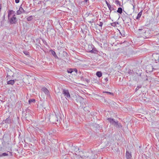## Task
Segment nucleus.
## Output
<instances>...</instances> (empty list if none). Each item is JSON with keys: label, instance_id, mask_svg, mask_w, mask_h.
<instances>
[{"label": "nucleus", "instance_id": "44", "mask_svg": "<svg viewBox=\"0 0 159 159\" xmlns=\"http://www.w3.org/2000/svg\"><path fill=\"white\" fill-rule=\"evenodd\" d=\"M158 62H159V56H158Z\"/></svg>", "mask_w": 159, "mask_h": 159}, {"label": "nucleus", "instance_id": "26", "mask_svg": "<svg viewBox=\"0 0 159 159\" xmlns=\"http://www.w3.org/2000/svg\"><path fill=\"white\" fill-rule=\"evenodd\" d=\"M35 102V100L34 99H32L29 100V103L30 104L32 102L34 103Z\"/></svg>", "mask_w": 159, "mask_h": 159}, {"label": "nucleus", "instance_id": "29", "mask_svg": "<svg viewBox=\"0 0 159 159\" xmlns=\"http://www.w3.org/2000/svg\"><path fill=\"white\" fill-rule=\"evenodd\" d=\"M103 93H106L108 94H109V95H113V93H111V92H109L104 91L103 92Z\"/></svg>", "mask_w": 159, "mask_h": 159}, {"label": "nucleus", "instance_id": "48", "mask_svg": "<svg viewBox=\"0 0 159 159\" xmlns=\"http://www.w3.org/2000/svg\"><path fill=\"white\" fill-rule=\"evenodd\" d=\"M50 134H50L49 135H50Z\"/></svg>", "mask_w": 159, "mask_h": 159}, {"label": "nucleus", "instance_id": "19", "mask_svg": "<svg viewBox=\"0 0 159 159\" xmlns=\"http://www.w3.org/2000/svg\"><path fill=\"white\" fill-rule=\"evenodd\" d=\"M15 83V81L14 80H11L7 82V84H11L13 85Z\"/></svg>", "mask_w": 159, "mask_h": 159}, {"label": "nucleus", "instance_id": "40", "mask_svg": "<svg viewBox=\"0 0 159 159\" xmlns=\"http://www.w3.org/2000/svg\"><path fill=\"white\" fill-rule=\"evenodd\" d=\"M106 4H107V6L108 7V5H110L108 3V2L107 1H106Z\"/></svg>", "mask_w": 159, "mask_h": 159}, {"label": "nucleus", "instance_id": "4", "mask_svg": "<svg viewBox=\"0 0 159 159\" xmlns=\"http://www.w3.org/2000/svg\"><path fill=\"white\" fill-rule=\"evenodd\" d=\"M125 14H123L122 17V20L125 24H127L128 26H129V23L131 22V19L130 18V15L125 12Z\"/></svg>", "mask_w": 159, "mask_h": 159}, {"label": "nucleus", "instance_id": "38", "mask_svg": "<svg viewBox=\"0 0 159 159\" xmlns=\"http://www.w3.org/2000/svg\"><path fill=\"white\" fill-rule=\"evenodd\" d=\"M74 69V71H75L76 73H77V70L76 68L73 69Z\"/></svg>", "mask_w": 159, "mask_h": 159}, {"label": "nucleus", "instance_id": "14", "mask_svg": "<svg viewBox=\"0 0 159 159\" xmlns=\"http://www.w3.org/2000/svg\"><path fill=\"white\" fill-rule=\"evenodd\" d=\"M42 90L47 95H48L49 94V91L46 88L43 87L42 88Z\"/></svg>", "mask_w": 159, "mask_h": 159}, {"label": "nucleus", "instance_id": "24", "mask_svg": "<svg viewBox=\"0 0 159 159\" xmlns=\"http://www.w3.org/2000/svg\"><path fill=\"white\" fill-rule=\"evenodd\" d=\"M117 12L120 14H121L122 12V9L121 7L118 8Z\"/></svg>", "mask_w": 159, "mask_h": 159}, {"label": "nucleus", "instance_id": "13", "mask_svg": "<svg viewBox=\"0 0 159 159\" xmlns=\"http://www.w3.org/2000/svg\"><path fill=\"white\" fill-rule=\"evenodd\" d=\"M89 52L91 53H96L98 52V51L96 50V48H93L92 50H89Z\"/></svg>", "mask_w": 159, "mask_h": 159}, {"label": "nucleus", "instance_id": "30", "mask_svg": "<svg viewBox=\"0 0 159 159\" xmlns=\"http://www.w3.org/2000/svg\"><path fill=\"white\" fill-rule=\"evenodd\" d=\"M74 71L73 69H70L67 70V72L68 73H71Z\"/></svg>", "mask_w": 159, "mask_h": 159}, {"label": "nucleus", "instance_id": "47", "mask_svg": "<svg viewBox=\"0 0 159 159\" xmlns=\"http://www.w3.org/2000/svg\"><path fill=\"white\" fill-rule=\"evenodd\" d=\"M50 134H50L49 135H50Z\"/></svg>", "mask_w": 159, "mask_h": 159}, {"label": "nucleus", "instance_id": "33", "mask_svg": "<svg viewBox=\"0 0 159 159\" xmlns=\"http://www.w3.org/2000/svg\"><path fill=\"white\" fill-rule=\"evenodd\" d=\"M142 86L141 85H139L135 89V91H137V90H138L139 88H141Z\"/></svg>", "mask_w": 159, "mask_h": 159}, {"label": "nucleus", "instance_id": "8", "mask_svg": "<svg viewBox=\"0 0 159 159\" xmlns=\"http://www.w3.org/2000/svg\"><path fill=\"white\" fill-rule=\"evenodd\" d=\"M71 152L76 153V152H77V151L79 150V148L78 147H75V146H72L71 148Z\"/></svg>", "mask_w": 159, "mask_h": 159}, {"label": "nucleus", "instance_id": "31", "mask_svg": "<svg viewBox=\"0 0 159 159\" xmlns=\"http://www.w3.org/2000/svg\"><path fill=\"white\" fill-rule=\"evenodd\" d=\"M144 77L146 78H143V79L144 81H145L148 80V79L147 78L148 77L147 76V75H144Z\"/></svg>", "mask_w": 159, "mask_h": 159}, {"label": "nucleus", "instance_id": "37", "mask_svg": "<svg viewBox=\"0 0 159 159\" xmlns=\"http://www.w3.org/2000/svg\"><path fill=\"white\" fill-rule=\"evenodd\" d=\"M84 81H85L88 83L90 82L89 80L87 79H85L84 80Z\"/></svg>", "mask_w": 159, "mask_h": 159}, {"label": "nucleus", "instance_id": "50", "mask_svg": "<svg viewBox=\"0 0 159 159\" xmlns=\"http://www.w3.org/2000/svg\"><path fill=\"white\" fill-rule=\"evenodd\" d=\"M9 76V75H8L7 76H7Z\"/></svg>", "mask_w": 159, "mask_h": 159}, {"label": "nucleus", "instance_id": "35", "mask_svg": "<svg viewBox=\"0 0 159 159\" xmlns=\"http://www.w3.org/2000/svg\"><path fill=\"white\" fill-rule=\"evenodd\" d=\"M63 54L64 56H67L68 55L67 53L65 51L63 52Z\"/></svg>", "mask_w": 159, "mask_h": 159}, {"label": "nucleus", "instance_id": "28", "mask_svg": "<svg viewBox=\"0 0 159 159\" xmlns=\"http://www.w3.org/2000/svg\"><path fill=\"white\" fill-rule=\"evenodd\" d=\"M108 7L109 10H110V12H111V11L112 10H114V8L113 7H112L111 5H108Z\"/></svg>", "mask_w": 159, "mask_h": 159}, {"label": "nucleus", "instance_id": "22", "mask_svg": "<svg viewBox=\"0 0 159 159\" xmlns=\"http://www.w3.org/2000/svg\"><path fill=\"white\" fill-rule=\"evenodd\" d=\"M96 75L98 77H100L102 76V74L101 71H98L97 72Z\"/></svg>", "mask_w": 159, "mask_h": 159}, {"label": "nucleus", "instance_id": "6", "mask_svg": "<svg viewBox=\"0 0 159 159\" xmlns=\"http://www.w3.org/2000/svg\"><path fill=\"white\" fill-rule=\"evenodd\" d=\"M62 94L66 99L70 98V95L68 90L63 89L62 91Z\"/></svg>", "mask_w": 159, "mask_h": 159}, {"label": "nucleus", "instance_id": "32", "mask_svg": "<svg viewBox=\"0 0 159 159\" xmlns=\"http://www.w3.org/2000/svg\"><path fill=\"white\" fill-rule=\"evenodd\" d=\"M115 3H116L117 4V5H119L120 6H121V5H120V2H119L118 1V0H116L115 1Z\"/></svg>", "mask_w": 159, "mask_h": 159}, {"label": "nucleus", "instance_id": "45", "mask_svg": "<svg viewBox=\"0 0 159 159\" xmlns=\"http://www.w3.org/2000/svg\"><path fill=\"white\" fill-rule=\"evenodd\" d=\"M5 138H5V139H7L6 137H5V138H4H4H3V139H5Z\"/></svg>", "mask_w": 159, "mask_h": 159}, {"label": "nucleus", "instance_id": "5", "mask_svg": "<svg viewBox=\"0 0 159 159\" xmlns=\"http://www.w3.org/2000/svg\"><path fill=\"white\" fill-rule=\"evenodd\" d=\"M51 122L53 123H56V122L58 121V118L56 115H52L50 116L49 119Z\"/></svg>", "mask_w": 159, "mask_h": 159}, {"label": "nucleus", "instance_id": "39", "mask_svg": "<svg viewBox=\"0 0 159 159\" xmlns=\"http://www.w3.org/2000/svg\"><path fill=\"white\" fill-rule=\"evenodd\" d=\"M15 2L16 3H18L20 2V0H15Z\"/></svg>", "mask_w": 159, "mask_h": 159}, {"label": "nucleus", "instance_id": "18", "mask_svg": "<svg viewBox=\"0 0 159 159\" xmlns=\"http://www.w3.org/2000/svg\"><path fill=\"white\" fill-rule=\"evenodd\" d=\"M101 20V19H100L99 20V21H97V24L101 27L102 26L103 23L102 22L100 21V20Z\"/></svg>", "mask_w": 159, "mask_h": 159}, {"label": "nucleus", "instance_id": "36", "mask_svg": "<svg viewBox=\"0 0 159 159\" xmlns=\"http://www.w3.org/2000/svg\"><path fill=\"white\" fill-rule=\"evenodd\" d=\"M94 21V20L93 19H92V20H89L88 21V22L90 23H92Z\"/></svg>", "mask_w": 159, "mask_h": 159}, {"label": "nucleus", "instance_id": "11", "mask_svg": "<svg viewBox=\"0 0 159 159\" xmlns=\"http://www.w3.org/2000/svg\"><path fill=\"white\" fill-rule=\"evenodd\" d=\"M126 157L127 159H130L132 157L131 152H129L128 151H127L126 153Z\"/></svg>", "mask_w": 159, "mask_h": 159}, {"label": "nucleus", "instance_id": "43", "mask_svg": "<svg viewBox=\"0 0 159 159\" xmlns=\"http://www.w3.org/2000/svg\"><path fill=\"white\" fill-rule=\"evenodd\" d=\"M88 1H89V0H84V2H87Z\"/></svg>", "mask_w": 159, "mask_h": 159}, {"label": "nucleus", "instance_id": "27", "mask_svg": "<svg viewBox=\"0 0 159 159\" xmlns=\"http://www.w3.org/2000/svg\"><path fill=\"white\" fill-rule=\"evenodd\" d=\"M116 24H119L118 22H117L116 23V22H113V23H111V25L112 26H113V27L116 26Z\"/></svg>", "mask_w": 159, "mask_h": 159}, {"label": "nucleus", "instance_id": "23", "mask_svg": "<svg viewBox=\"0 0 159 159\" xmlns=\"http://www.w3.org/2000/svg\"><path fill=\"white\" fill-rule=\"evenodd\" d=\"M33 17H34V16H30L27 17L26 19L28 21H30L33 19Z\"/></svg>", "mask_w": 159, "mask_h": 159}, {"label": "nucleus", "instance_id": "46", "mask_svg": "<svg viewBox=\"0 0 159 159\" xmlns=\"http://www.w3.org/2000/svg\"><path fill=\"white\" fill-rule=\"evenodd\" d=\"M120 32V34H121V36H122L123 35H122V34L121 33V32Z\"/></svg>", "mask_w": 159, "mask_h": 159}, {"label": "nucleus", "instance_id": "25", "mask_svg": "<svg viewBox=\"0 0 159 159\" xmlns=\"http://www.w3.org/2000/svg\"><path fill=\"white\" fill-rule=\"evenodd\" d=\"M26 118H28V119L31 120V117L32 116L30 113H28L27 114H26Z\"/></svg>", "mask_w": 159, "mask_h": 159}, {"label": "nucleus", "instance_id": "10", "mask_svg": "<svg viewBox=\"0 0 159 159\" xmlns=\"http://www.w3.org/2000/svg\"><path fill=\"white\" fill-rule=\"evenodd\" d=\"M109 122L112 125H114L116 121H115L113 119L111 118H108L107 119Z\"/></svg>", "mask_w": 159, "mask_h": 159}, {"label": "nucleus", "instance_id": "12", "mask_svg": "<svg viewBox=\"0 0 159 159\" xmlns=\"http://www.w3.org/2000/svg\"><path fill=\"white\" fill-rule=\"evenodd\" d=\"M114 126L118 128H121L122 127L121 124L120 123H119L118 121L116 122L115 124V125H114Z\"/></svg>", "mask_w": 159, "mask_h": 159}, {"label": "nucleus", "instance_id": "1", "mask_svg": "<svg viewBox=\"0 0 159 159\" xmlns=\"http://www.w3.org/2000/svg\"><path fill=\"white\" fill-rule=\"evenodd\" d=\"M14 13V11L12 10L9 11L8 14V18L9 22L11 24H15L16 23L17 19L15 14L12 15Z\"/></svg>", "mask_w": 159, "mask_h": 159}, {"label": "nucleus", "instance_id": "7", "mask_svg": "<svg viewBox=\"0 0 159 159\" xmlns=\"http://www.w3.org/2000/svg\"><path fill=\"white\" fill-rule=\"evenodd\" d=\"M11 118L10 117L7 118L6 120H3L2 122V124H10L11 123Z\"/></svg>", "mask_w": 159, "mask_h": 159}, {"label": "nucleus", "instance_id": "21", "mask_svg": "<svg viewBox=\"0 0 159 159\" xmlns=\"http://www.w3.org/2000/svg\"><path fill=\"white\" fill-rule=\"evenodd\" d=\"M142 13V11H140L138 14L137 16L136 17V19H139L141 16Z\"/></svg>", "mask_w": 159, "mask_h": 159}, {"label": "nucleus", "instance_id": "15", "mask_svg": "<svg viewBox=\"0 0 159 159\" xmlns=\"http://www.w3.org/2000/svg\"><path fill=\"white\" fill-rule=\"evenodd\" d=\"M83 98L80 96H78L77 97L76 100L77 101H79V102L81 103V101H82L83 100Z\"/></svg>", "mask_w": 159, "mask_h": 159}, {"label": "nucleus", "instance_id": "49", "mask_svg": "<svg viewBox=\"0 0 159 159\" xmlns=\"http://www.w3.org/2000/svg\"><path fill=\"white\" fill-rule=\"evenodd\" d=\"M50 134H50L49 135H50Z\"/></svg>", "mask_w": 159, "mask_h": 159}, {"label": "nucleus", "instance_id": "34", "mask_svg": "<svg viewBox=\"0 0 159 159\" xmlns=\"http://www.w3.org/2000/svg\"><path fill=\"white\" fill-rule=\"evenodd\" d=\"M23 52L26 55H29V52L27 51H23Z\"/></svg>", "mask_w": 159, "mask_h": 159}, {"label": "nucleus", "instance_id": "16", "mask_svg": "<svg viewBox=\"0 0 159 159\" xmlns=\"http://www.w3.org/2000/svg\"><path fill=\"white\" fill-rule=\"evenodd\" d=\"M9 152H4L2 154H0V157H2L3 156H8L9 155Z\"/></svg>", "mask_w": 159, "mask_h": 159}, {"label": "nucleus", "instance_id": "17", "mask_svg": "<svg viewBox=\"0 0 159 159\" xmlns=\"http://www.w3.org/2000/svg\"><path fill=\"white\" fill-rule=\"evenodd\" d=\"M50 52H51V53L55 58H58V57L57 55L56 52L53 50H51Z\"/></svg>", "mask_w": 159, "mask_h": 159}, {"label": "nucleus", "instance_id": "41", "mask_svg": "<svg viewBox=\"0 0 159 159\" xmlns=\"http://www.w3.org/2000/svg\"><path fill=\"white\" fill-rule=\"evenodd\" d=\"M84 79L85 78H84L83 77V76H82L81 77V79L83 80H84Z\"/></svg>", "mask_w": 159, "mask_h": 159}, {"label": "nucleus", "instance_id": "3", "mask_svg": "<svg viewBox=\"0 0 159 159\" xmlns=\"http://www.w3.org/2000/svg\"><path fill=\"white\" fill-rule=\"evenodd\" d=\"M137 33L139 34H140L141 36L143 37L148 38V37L147 34L148 32H147V30L145 28L143 27H141V28L138 29L137 31Z\"/></svg>", "mask_w": 159, "mask_h": 159}, {"label": "nucleus", "instance_id": "9", "mask_svg": "<svg viewBox=\"0 0 159 159\" xmlns=\"http://www.w3.org/2000/svg\"><path fill=\"white\" fill-rule=\"evenodd\" d=\"M21 6L22 5H21L20 7L19 10L17 11V15H20L23 12H25V11L21 7Z\"/></svg>", "mask_w": 159, "mask_h": 159}, {"label": "nucleus", "instance_id": "20", "mask_svg": "<svg viewBox=\"0 0 159 159\" xmlns=\"http://www.w3.org/2000/svg\"><path fill=\"white\" fill-rule=\"evenodd\" d=\"M92 153L93 154V155L91 156L90 157H89V159H93V158H95L96 157V156L95 154V153L94 152L92 151Z\"/></svg>", "mask_w": 159, "mask_h": 159}, {"label": "nucleus", "instance_id": "42", "mask_svg": "<svg viewBox=\"0 0 159 159\" xmlns=\"http://www.w3.org/2000/svg\"><path fill=\"white\" fill-rule=\"evenodd\" d=\"M104 80L106 81H108V79L107 78H105Z\"/></svg>", "mask_w": 159, "mask_h": 159}, {"label": "nucleus", "instance_id": "2", "mask_svg": "<svg viewBox=\"0 0 159 159\" xmlns=\"http://www.w3.org/2000/svg\"><path fill=\"white\" fill-rule=\"evenodd\" d=\"M3 141L2 142V144L3 147L6 149L7 151L9 152L10 155L11 156L12 155L11 147L9 141H6L5 139H3Z\"/></svg>", "mask_w": 159, "mask_h": 159}]
</instances>
